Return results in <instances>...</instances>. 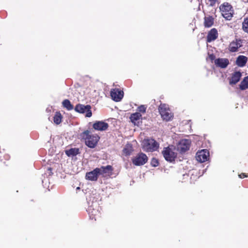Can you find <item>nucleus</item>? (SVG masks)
Wrapping results in <instances>:
<instances>
[{"label": "nucleus", "instance_id": "24", "mask_svg": "<svg viewBox=\"0 0 248 248\" xmlns=\"http://www.w3.org/2000/svg\"><path fill=\"white\" fill-rule=\"evenodd\" d=\"M62 116L60 113H56L54 117V122L58 124L61 123Z\"/></svg>", "mask_w": 248, "mask_h": 248}, {"label": "nucleus", "instance_id": "16", "mask_svg": "<svg viewBox=\"0 0 248 248\" xmlns=\"http://www.w3.org/2000/svg\"><path fill=\"white\" fill-rule=\"evenodd\" d=\"M218 36V33L216 29H212L207 35V41L210 42L216 40Z\"/></svg>", "mask_w": 248, "mask_h": 248}, {"label": "nucleus", "instance_id": "30", "mask_svg": "<svg viewBox=\"0 0 248 248\" xmlns=\"http://www.w3.org/2000/svg\"><path fill=\"white\" fill-rule=\"evenodd\" d=\"M238 176H239V178H245V177H248V175H246L244 173H242L241 174H239Z\"/></svg>", "mask_w": 248, "mask_h": 248}, {"label": "nucleus", "instance_id": "8", "mask_svg": "<svg viewBox=\"0 0 248 248\" xmlns=\"http://www.w3.org/2000/svg\"><path fill=\"white\" fill-rule=\"evenodd\" d=\"M209 156V151L207 150L204 149L197 153L196 158L200 162H204L207 160Z\"/></svg>", "mask_w": 248, "mask_h": 248}, {"label": "nucleus", "instance_id": "9", "mask_svg": "<svg viewBox=\"0 0 248 248\" xmlns=\"http://www.w3.org/2000/svg\"><path fill=\"white\" fill-rule=\"evenodd\" d=\"M110 95L112 99L116 101H120L124 96V92L118 89H114L111 90L110 92Z\"/></svg>", "mask_w": 248, "mask_h": 248}, {"label": "nucleus", "instance_id": "31", "mask_svg": "<svg viewBox=\"0 0 248 248\" xmlns=\"http://www.w3.org/2000/svg\"><path fill=\"white\" fill-rule=\"evenodd\" d=\"M209 58L211 60H213L215 58V56L213 55H210Z\"/></svg>", "mask_w": 248, "mask_h": 248}, {"label": "nucleus", "instance_id": "11", "mask_svg": "<svg viewBox=\"0 0 248 248\" xmlns=\"http://www.w3.org/2000/svg\"><path fill=\"white\" fill-rule=\"evenodd\" d=\"M190 144V141L189 140H182L179 142L178 145V150L182 152H186L189 149Z\"/></svg>", "mask_w": 248, "mask_h": 248}, {"label": "nucleus", "instance_id": "3", "mask_svg": "<svg viewBox=\"0 0 248 248\" xmlns=\"http://www.w3.org/2000/svg\"><path fill=\"white\" fill-rule=\"evenodd\" d=\"M222 16L227 20H230L232 17L233 10L231 5L228 2H224L219 6Z\"/></svg>", "mask_w": 248, "mask_h": 248}, {"label": "nucleus", "instance_id": "10", "mask_svg": "<svg viewBox=\"0 0 248 248\" xmlns=\"http://www.w3.org/2000/svg\"><path fill=\"white\" fill-rule=\"evenodd\" d=\"M242 42L243 41L241 39H236L232 41L230 44L229 50L232 52H236L242 46Z\"/></svg>", "mask_w": 248, "mask_h": 248}, {"label": "nucleus", "instance_id": "15", "mask_svg": "<svg viewBox=\"0 0 248 248\" xmlns=\"http://www.w3.org/2000/svg\"><path fill=\"white\" fill-rule=\"evenodd\" d=\"M97 170H98L96 168L93 171L87 172L86 174V179L91 181L97 180V177L99 175Z\"/></svg>", "mask_w": 248, "mask_h": 248}, {"label": "nucleus", "instance_id": "22", "mask_svg": "<svg viewBox=\"0 0 248 248\" xmlns=\"http://www.w3.org/2000/svg\"><path fill=\"white\" fill-rule=\"evenodd\" d=\"M66 154L68 156L76 155L79 153V149L78 148H72L65 151Z\"/></svg>", "mask_w": 248, "mask_h": 248}, {"label": "nucleus", "instance_id": "19", "mask_svg": "<svg viewBox=\"0 0 248 248\" xmlns=\"http://www.w3.org/2000/svg\"><path fill=\"white\" fill-rule=\"evenodd\" d=\"M141 117V115L139 113L136 112L132 114L130 116V120L131 122L134 124H137L139 123V121L140 120Z\"/></svg>", "mask_w": 248, "mask_h": 248}, {"label": "nucleus", "instance_id": "26", "mask_svg": "<svg viewBox=\"0 0 248 248\" xmlns=\"http://www.w3.org/2000/svg\"><path fill=\"white\" fill-rule=\"evenodd\" d=\"M131 146L130 145H127L125 148H124L123 150V152L126 155H128L130 154L131 151Z\"/></svg>", "mask_w": 248, "mask_h": 248}, {"label": "nucleus", "instance_id": "13", "mask_svg": "<svg viewBox=\"0 0 248 248\" xmlns=\"http://www.w3.org/2000/svg\"><path fill=\"white\" fill-rule=\"evenodd\" d=\"M215 64L221 68H226L229 63V61L227 59L218 58L215 61Z\"/></svg>", "mask_w": 248, "mask_h": 248}, {"label": "nucleus", "instance_id": "17", "mask_svg": "<svg viewBox=\"0 0 248 248\" xmlns=\"http://www.w3.org/2000/svg\"><path fill=\"white\" fill-rule=\"evenodd\" d=\"M248 61L247 57L243 55L239 56L236 60V64L239 67H244Z\"/></svg>", "mask_w": 248, "mask_h": 248}, {"label": "nucleus", "instance_id": "1", "mask_svg": "<svg viewBox=\"0 0 248 248\" xmlns=\"http://www.w3.org/2000/svg\"><path fill=\"white\" fill-rule=\"evenodd\" d=\"M80 137L85 140L86 145L90 148H94L99 139L98 135L92 134L88 130L82 133Z\"/></svg>", "mask_w": 248, "mask_h": 248}, {"label": "nucleus", "instance_id": "28", "mask_svg": "<svg viewBox=\"0 0 248 248\" xmlns=\"http://www.w3.org/2000/svg\"><path fill=\"white\" fill-rule=\"evenodd\" d=\"M158 161L156 159H153L151 161V164L153 166L156 167L158 165Z\"/></svg>", "mask_w": 248, "mask_h": 248}, {"label": "nucleus", "instance_id": "20", "mask_svg": "<svg viewBox=\"0 0 248 248\" xmlns=\"http://www.w3.org/2000/svg\"><path fill=\"white\" fill-rule=\"evenodd\" d=\"M239 88L241 90H245L248 88V76L244 78L239 85Z\"/></svg>", "mask_w": 248, "mask_h": 248}, {"label": "nucleus", "instance_id": "21", "mask_svg": "<svg viewBox=\"0 0 248 248\" xmlns=\"http://www.w3.org/2000/svg\"><path fill=\"white\" fill-rule=\"evenodd\" d=\"M214 23V18L211 16H207L204 18V26L206 27H211Z\"/></svg>", "mask_w": 248, "mask_h": 248}, {"label": "nucleus", "instance_id": "14", "mask_svg": "<svg viewBox=\"0 0 248 248\" xmlns=\"http://www.w3.org/2000/svg\"><path fill=\"white\" fill-rule=\"evenodd\" d=\"M93 127L97 130H106L108 127V124L103 121H98L93 124Z\"/></svg>", "mask_w": 248, "mask_h": 248}, {"label": "nucleus", "instance_id": "5", "mask_svg": "<svg viewBox=\"0 0 248 248\" xmlns=\"http://www.w3.org/2000/svg\"><path fill=\"white\" fill-rule=\"evenodd\" d=\"M173 148L168 147L165 148L162 151V154L165 159L168 161L172 162L176 156V154L173 151Z\"/></svg>", "mask_w": 248, "mask_h": 248}, {"label": "nucleus", "instance_id": "7", "mask_svg": "<svg viewBox=\"0 0 248 248\" xmlns=\"http://www.w3.org/2000/svg\"><path fill=\"white\" fill-rule=\"evenodd\" d=\"M75 110L78 112L81 113H86V116L90 117L92 116V111L91 110V107L89 105H83L78 104L76 106L75 108Z\"/></svg>", "mask_w": 248, "mask_h": 248}, {"label": "nucleus", "instance_id": "6", "mask_svg": "<svg viewBox=\"0 0 248 248\" xmlns=\"http://www.w3.org/2000/svg\"><path fill=\"white\" fill-rule=\"evenodd\" d=\"M148 161L147 155L142 153H140L132 159L133 163L136 166H141L145 164Z\"/></svg>", "mask_w": 248, "mask_h": 248}, {"label": "nucleus", "instance_id": "12", "mask_svg": "<svg viewBox=\"0 0 248 248\" xmlns=\"http://www.w3.org/2000/svg\"><path fill=\"white\" fill-rule=\"evenodd\" d=\"M99 175H102L106 176L108 175L112 171V167L111 166L108 165L106 167H101L100 168H96Z\"/></svg>", "mask_w": 248, "mask_h": 248}, {"label": "nucleus", "instance_id": "25", "mask_svg": "<svg viewBox=\"0 0 248 248\" xmlns=\"http://www.w3.org/2000/svg\"><path fill=\"white\" fill-rule=\"evenodd\" d=\"M242 29L245 32L248 33V17L244 19L243 22Z\"/></svg>", "mask_w": 248, "mask_h": 248}, {"label": "nucleus", "instance_id": "2", "mask_svg": "<svg viewBox=\"0 0 248 248\" xmlns=\"http://www.w3.org/2000/svg\"><path fill=\"white\" fill-rule=\"evenodd\" d=\"M142 148L144 151L153 152L156 150L158 147V143L154 139H144L141 143Z\"/></svg>", "mask_w": 248, "mask_h": 248}, {"label": "nucleus", "instance_id": "27", "mask_svg": "<svg viewBox=\"0 0 248 248\" xmlns=\"http://www.w3.org/2000/svg\"><path fill=\"white\" fill-rule=\"evenodd\" d=\"M207 4L210 6H214L217 0H207Z\"/></svg>", "mask_w": 248, "mask_h": 248}, {"label": "nucleus", "instance_id": "23", "mask_svg": "<svg viewBox=\"0 0 248 248\" xmlns=\"http://www.w3.org/2000/svg\"><path fill=\"white\" fill-rule=\"evenodd\" d=\"M62 105L69 110H72L73 108V105L71 104L70 101L67 99L63 101Z\"/></svg>", "mask_w": 248, "mask_h": 248}, {"label": "nucleus", "instance_id": "4", "mask_svg": "<svg viewBox=\"0 0 248 248\" xmlns=\"http://www.w3.org/2000/svg\"><path fill=\"white\" fill-rule=\"evenodd\" d=\"M160 114L163 120L169 121L173 116L168 106L166 104H161L159 107Z\"/></svg>", "mask_w": 248, "mask_h": 248}, {"label": "nucleus", "instance_id": "18", "mask_svg": "<svg viewBox=\"0 0 248 248\" xmlns=\"http://www.w3.org/2000/svg\"><path fill=\"white\" fill-rule=\"evenodd\" d=\"M242 74L240 72H234L232 77L230 81V84H235L237 82H238L241 77Z\"/></svg>", "mask_w": 248, "mask_h": 248}, {"label": "nucleus", "instance_id": "29", "mask_svg": "<svg viewBox=\"0 0 248 248\" xmlns=\"http://www.w3.org/2000/svg\"><path fill=\"white\" fill-rule=\"evenodd\" d=\"M140 112H144L146 110V108L144 106H140L138 108Z\"/></svg>", "mask_w": 248, "mask_h": 248}]
</instances>
